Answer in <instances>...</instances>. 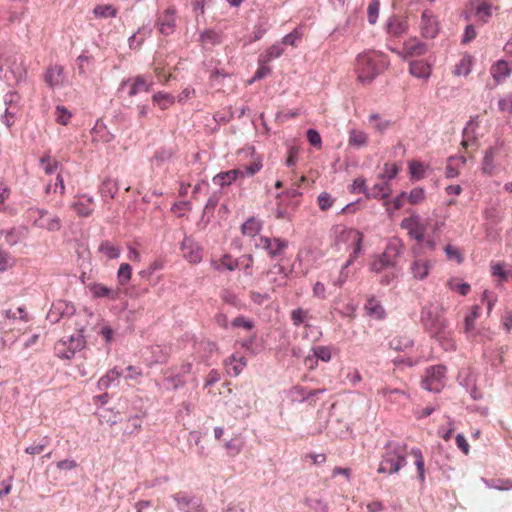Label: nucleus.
<instances>
[{
    "instance_id": "f257e3e1",
    "label": "nucleus",
    "mask_w": 512,
    "mask_h": 512,
    "mask_svg": "<svg viewBox=\"0 0 512 512\" xmlns=\"http://www.w3.org/2000/svg\"><path fill=\"white\" fill-rule=\"evenodd\" d=\"M409 454L414 458V464L417 468L418 479L423 484L425 482L424 457L419 448H412ZM408 455L407 446L403 443L390 441L384 447L382 460L379 464L378 473L395 474L406 465V456Z\"/></svg>"
},
{
    "instance_id": "f03ea898",
    "label": "nucleus",
    "mask_w": 512,
    "mask_h": 512,
    "mask_svg": "<svg viewBox=\"0 0 512 512\" xmlns=\"http://www.w3.org/2000/svg\"><path fill=\"white\" fill-rule=\"evenodd\" d=\"M387 57L376 51L361 53L355 61V72L361 83H370L388 66Z\"/></svg>"
},
{
    "instance_id": "7ed1b4c3",
    "label": "nucleus",
    "mask_w": 512,
    "mask_h": 512,
    "mask_svg": "<svg viewBox=\"0 0 512 512\" xmlns=\"http://www.w3.org/2000/svg\"><path fill=\"white\" fill-rule=\"evenodd\" d=\"M341 238L351 245L352 253L342 267L338 278L333 281V284L338 287H341L348 279V272L346 269L359 257L362 250L364 236L360 231L350 228L342 231Z\"/></svg>"
},
{
    "instance_id": "20e7f679",
    "label": "nucleus",
    "mask_w": 512,
    "mask_h": 512,
    "mask_svg": "<svg viewBox=\"0 0 512 512\" xmlns=\"http://www.w3.org/2000/svg\"><path fill=\"white\" fill-rule=\"evenodd\" d=\"M402 251L403 246L400 242H390L381 254L372 256L369 265L370 270L378 274L388 268H394Z\"/></svg>"
},
{
    "instance_id": "39448f33",
    "label": "nucleus",
    "mask_w": 512,
    "mask_h": 512,
    "mask_svg": "<svg viewBox=\"0 0 512 512\" xmlns=\"http://www.w3.org/2000/svg\"><path fill=\"white\" fill-rule=\"evenodd\" d=\"M25 219L32 226L44 229L50 232L59 231L61 229V220L56 215L49 213L45 209L29 208L25 212Z\"/></svg>"
},
{
    "instance_id": "423d86ee",
    "label": "nucleus",
    "mask_w": 512,
    "mask_h": 512,
    "mask_svg": "<svg viewBox=\"0 0 512 512\" xmlns=\"http://www.w3.org/2000/svg\"><path fill=\"white\" fill-rule=\"evenodd\" d=\"M85 345L84 337L80 334L63 338L54 346L55 354L62 359H71L76 351L81 350Z\"/></svg>"
},
{
    "instance_id": "0eeeda50",
    "label": "nucleus",
    "mask_w": 512,
    "mask_h": 512,
    "mask_svg": "<svg viewBox=\"0 0 512 512\" xmlns=\"http://www.w3.org/2000/svg\"><path fill=\"white\" fill-rule=\"evenodd\" d=\"M421 321L431 334H439L447 326V321L434 312L432 306H426L421 312Z\"/></svg>"
},
{
    "instance_id": "6e6552de",
    "label": "nucleus",
    "mask_w": 512,
    "mask_h": 512,
    "mask_svg": "<svg viewBox=\"0 0 512 512\" xmlns=\"http://www.w3.org/2000/svg\"><path fill=\"white\" fill-rule=\"evenodd\" d=\"M445 372L446 368L442 365L427 369L423 387L429 391L439 392L444 387Z\"/></svg>"
},
{
    "instance_id": "1a4fd4ad",
    "label": "nucleus",
    "mask_w": 512,
    "mask_h": 512,
    "mask_svg": "<svg viewBox=\"0 0 512 512\" xmlns=\"http://www.w3.org/2000/svg\"><path fill=\"white\" fill-rule=\"evenodd\" d=\"M401 227L407 230L410 237L421 241L424 238L427 225L422 221L419 215L413 213L410 217L404 218Z\"/></svg>"
},
{
    "instance_id": "9d476101",
    "label": "nucleus",
    "mask_w": 512,
    "mask_h": 512,
    "mask_svg": "<svg viewBox=\"0 0 512 512\" xmlns=\"http://www.w3.org/2000/svg\"><path fill=\"white\" fill-rule=\"evenodd\" d=\"M258 241L255 247L265 250L271 258L280 256L288 246V242L280 238L260 236Z\"/></svg>"
},
{
    "instance_id": "9b49d317",
    "label": "nucleus",
    "mask_w": 512,
    "mask_h": 512,
    "mask_svg": "<svg viewBox=\"0 0 512 512\" xmlns=\"http://www.w3.org/2000/svg\"><path fill=\"white\" fill-rule=\"evenodd\" d=\"M153 81L144 75H137L122 82L121 87H129L128 96L134 97L141 92L150 91Z\"/></svg>"
},
{
    "instance_id": "f8f14e48",
    "label": "nucleus",
    "mask_w": 512,
    "mask_h": 512,
    "mask_svg": "<svg viewBox=\"0 0 512 512\" xmlns=\"http://www.w3.org/2000/svg\"><path fill=\"white\" fill-rule=\"evenodd\" d=\"M420 31L423 37L433 39L439 32L436 16L430 10H424L421 15Z\"/></svg>"
},
{
    "instance_id": "ddd939ff",
    "label": "nucleus",
    "mask_w": 512,
    "mask_h": 512,
    "mask_svg": "<svg viewBox=\"0 0 512 512\" xmlns=\"http://www.w3.org/2000/svg\"><path fill=\"white\" fill-rule=\"evenodd\" d=\"M157 27L159 32L166 36L175 31L176 9L174 7H168L159 15L157 19Z\"/></svg>"
},
{
    "instance_id": "4468645a",
    "label": "nucleus",
    "mask_w": 512,
    "mask_h": 512,
    "mask_svg": "<svg viewBox=\"0 0 512 512\" xmlns=\"http://www.w3.org/2000/svg\"><path fill=\"white\" fill-rule=\"evenodd\" d=\"M427 49V45L424 42H421L419 39L414 37L409 38L403 43L402 51H398L395 49H393L392 51L403 58H407L421 56L426 53Z\"/></svg>"
},
{
    "instance_id": "2eb2a0df",
    "label": "nucleus",
    "mask_w": 512,
    "mask_h": 512,
    "mask_svg": "<svg viewBox=\"0 0 512 512\" xmlns=\"http://www.w3.org/2000/svg\"><path fill=\"white\" fill-rule=\"evenodd\" d=\"M181 250L184 258L192 264L201 262L203 254L202 248L192 239L185 237L181 243Z\"/></svg>"
},
{
    "instance_id": "dca6fc26",
    "label": "nucleus",
    "mask_w": 512,
    "mask_h": 512,
    "mask_svg": "<svg viewBox=\"0 0 512 512\" xmlns=\"http://www.w3.org/2000/svg\"><path fill=\"white\" fill-rule=\"evenodd\" d=\"M385 31L391 37H401L408 31V22L404 17L392 15L386 21Z\"/></svg>"
},
{
    "instance_id": "f3484780",
    "label": "nucleus",
    "mask_w": 512,
    "mask_h": 512,
    "mask_svg": "<svg viewBox=\"0 0 512 512\" xmlns=\"http://www.w3.org/2000/svg\"><path fill=\"white\" fill-rule=\"evenodd\" d=\"M490 74L496 84L506 81L512 74V63L498 60L490 67Z\"/></svg>"
},
{
    "instance_id": "a211bd4d",
    "label": "nucleus",
    "mask_w": 512,
    "mask_h": 512,
    "mask_svg": "<svg viewBox=\"0 0 512 512\" xmlns=\"http://www.w3.org/2000/svg\"><path fill=\"white\" fill-rule=\"evenodd\" d=\"M301 196V193L296 189L288 190L284 193L277 195V203H276V209H275V217L277 219H285L289 216L288 209L284 206V200L286 198L288 199H295Z\"/></svg>"
},
{
    "instance_id": "6ab92c4d",
    "label": "nucleus",
    "mask_w": 512,
    "mask_h": 512,
    "mask_svg": "<svg viewBox=\"0 0 512 512\" xmlns=\"http://www.w3.org/2000/svg\"><path fill=\"white\" fill-rule=\"evenodd\" d=\"M239 178H244V170L241 168L220 172L213 178V182L221 187H224L231 185Z\"/></svg>"
},
{
    "instance_id": "aec40b11",
    "label": "nucleus",
    "mask_w": 512,
    "mask_h": 512,
    "mask_svg": "<svg viewBox=\"0 0 512 512\" xmlns=\"http://www.w3.org/2000/svg\"><path fill=\"white\" fill-rule=\"evenodd\" d=\"M364 309L367 315L375 320H382L386 317L383 305L374 296L367 299Z\"/></svg>"
},
{
    "instance_id": "412c9836",
    "label": "nucleus",
    "mask_w": 512,
    "mask_h": 512,
    "mask_svg": "<svg viewBox=\"0 0 512 512\" xmlns=\"http://www.w3.org/2000/svg\"><path fill=\"white\" fill-rule=\"evenodd\" d=\"M480 313V306L474 305L471 309V312L465 317L464 332L471 340L477 339V334L475 333V321L480 316Z\"/></svg>"
},
{
    "instance_id": "4be33fe9",
    "label": "nucleus",
    "mask_w": 512,
    "mask_h": 512,
    "mask_svg": "<svg viewBox=\"0 0 512 512\" xmlns=\"http://www.w3.org/2000/svg\"><path fill=\"white\" fill-rule=\"evenodd\" d=\"M432 267V262L428 259H415L410 266L411 273L415 279L424 280Z\"/></svg>"
},
{
    "instance_id": "5701e85b",
    "label": "nucleus",
    "mask_w": 512,
    "mask_h": 512,
    "mask_svg": "<svg viewBox=\"0 0 512 512\" xmlns=\"http://www.w3.org/2000/svg\"><path fill=\"white\" fill-rule=\"evenodd\" d=\"M227 372L232 376H238L246 367L244 356L233 354L225 361Z\"/></svg>"
},
{
    "instance_id": "b1692460",
    "label": "nucleus",
    "mask_w": 512,
    "mask_h": 512,
    "mask_svg": "<svg viewBox=\"0 0 512 512\" xmlns=\"http://www.w3.org/2000/svg\"><path fill=\"white\" fill-rule=\"evenodd\" d=\"M73 208L80 217H88L94 209V200L92 197L81 196L78 201L73 204Z\"/></svg>"
},
{
    "instance_id": "393cba45",
    "label": "nucleus",
    "mask_w": 512,
    "mask_h": 512,
    "mask_svg": "<svg viewBox=\"0 0 512 512\" xmlns=\"http://www.w3.org/2000/svg\"><path fill=\"white\" fill-rule=\"evenodd\" d=\"M498 152V149L495 147H491L486 151L481 167L483 174L492 176L495 173L496 166L494 164V160Z\"/></svg>"
},
{
    "instance_id": "a878e982",
    "label": "nucleus",
    "mask_w": 512,
    "mask_h": 512,
    "mask_svg": "<svg viewBox=\"0 0 512 512\" xmlns=\"http://www.w3.org/2000/svg\"><path fill=\"white\" fill-rule=\"evenodd\" d=\"M45 82L51 88L62 86L64 83L63 68L58 65L50 68L45 74Z\"/></svg>"
},
{
    "instance_id": "bb28decb",
    "label": "nucleus",
    "mask_w": 512,
    "mask_h": 512,
    "mask_svg": "<svg viewBox=\"0 0 512 512\" xmlns=\"http://www.w3.org/2000/svg\"><path fill=\"white\" fill-rule=\"evenodd\" d=\"M90 291L92 295L96 298H109L111 300H116L119 297V293L117 290H113L108 288L102 283H94L90 286Z\"/></svg>"
},
{
    "instance_id": "cd10ccee",
    "label": "nucleus",
    "mask_w": 512,
    "mask_h": 512,
    "mask_svg": "<svg viewBox=\"0 0 512 512\" xmlns=\"http://www.w3.org/2000/svg\"><path fill=\"white\" fill-rule=\"evenodd\" d=\"M263 223L255 217L248 218L241 226V232L244 236L255 237L262 230Z\"/></svg>"
},
{
    "instance_id": "c85d7f7f",
    "label": "nucleus",
    "mask_w": 512,
    "mask_h": 512,
    "mask_svg": "<svg viewBox=\"0 0 512 512\" xmlns=\"http://www.w3.org/2000/svg\"><path fill=\"white\" fill-rule=\"evenodd\" d=\"M409 72L417 78H429L431 74L430 65L423 60L413 61L410 63Z\"/></svg>"
},
{
    "instance_id": "c756f323",
    "label": "nucleus",
    "mask_w": 512,
    "mask_h": 512,
    "mask_svg": "<svg viewBox=\"0 0 512 512\" xmlns=\"http://www.w3.org/2000/svg\"><path fill=\"white\" fill-rule=\"evenodd\" d=\"M348 144L354 148H362L368 144V135L366 132L358 129H352L349 132Z\"/></svg>"
},
{
    "instance_id": "7c9ffc66",
    "label": "nucleus",
    "mask_w": 512,
    "mask_h": 512,
    "mask_svg": "<svg viewBox=\"0 0 512 512\" xmlns=\"http://www.w3.org/2000/svg\"><path fill=\"white\" fill-rule=\"evenodd\" d=\"M98 252L108 260L117 259L121 254L120 248L107 240L100 243Z\"/></svg>"
},
{
    "instance_id": "2f4dec72",
    "label": "nucleus",
    "mask_w": 512,
    "mask_h": 512,
    "mask_svg": "<svg viewBox=\"0 0 512 512\" xmlns=\"http://www.w3.org/2000/svg\"><path fill=\"white\" fill-rule=\"evenodd\" d=\"M11 190L7 186L0 184V212L14 216L17 214V210L10 206H5L4 202L10 196Z\"/></svg>"
},
{
    "instance_id": "473e14b6",
    "label": "nucleus",
    "mask_w": 512,
    "mask_h": 512,
    "mask_svg": "<svg viewBox=\"0 0 512 512\" xmlns=\"http://www.w3.org/2000/svg\"><path fill=\"white\" fill-rule=\"evenodd\" d=\"M473 65V57L469 54H465L459 63L456 65L454 73L458 76L468 75Z\"/></svg>"
},
{
    "instance_id": "72a5a7b5",
    "label": "nucleus",
    "mask_w": 512,
    "mask_h": 512,
    "mask_svg": "<svg viewBox=\"0 0 512 512\" xmlns=\"http://www.w3.org/2000/svg\"><path fill=\"white\" fill-rule=\"evenodd\" d=\"M391 194V189L387 181L375 184L368 192V196L373 198H387Z\"/></svg>"
},
{
    "instance_id": "f704fd0d",
    "label": "nucleus",
    "mask_w": 512,
    "mask_h": 512,
    "mask_svg": "<svg viewBox=\"0 0 512 512\" xmlns=\"http://www.w3.org/2000/svg\"><path fill=\"white\" fill-rule=\"evenodd\" d=\"M284 50L279 44H274L269 47L265 53L261 54L258 58V62L268 63L271 60L280 57Z\"/></svg>"
},
{
    "instance_id": "c9c22d12",
    "label": "nucleus",
    "mask_w": 512,
    "mask_h": 512,
    "mask_svg": "<svg viewBox=\"0 0 512 512\" xmlns=\"http://www.w3.org/2000/svg\"><path fill=\"white\" fill-rule=\"evenodd\" d=\"M447 286L452 291L458 292L460 295L465 296L470 292V285L468 283L462 282L458 278H452L447 282Z\"/></svg>"
},
{
    "instance_id": "e433bc0d",
    "label": "nucleus",
    "mask_w": 512,
    "mask_h": 512,
    "mask_svg": "<svg viewBox=\"0 0 512 512\" xmlns=\"http://www.w3.org/2000/svg\"><path fill=\"white\" fill-rule=\"evenodd\" d=\"M121 375V371H119L117 368H113L99 379L98 385L100 388H108L111 385V383L114 380L119 379Z\"/></svg>"
},
{
    "instance_id": "4c0bfd02",
    "label": "nucleus",
    "mask_w": 512,
    "mask_h": 512,
    "mask_svg": "<svg viewBox=\"0 0 512 512\" xmlns=\"http://www.w3.org/2000/svg\"><path fill=\"white\" fill-rule=\"evenodd\" d=\"M40 165L45 174L50 175L58 169L59 162L52 159L49 154H46L40 158Z\"/></svg>"
},
{
    "instance_id": "58836bf2",
    "label": "nucleus",
    "mask_w": 512,
    "mask_h": 512,
    "mask_svg": "<svg viewBox=\"0 0 512 512\" xmlns=\"http://www.w3.org/2000/svg\"><path fill=\"white\" fill-rule=\"evenodd\" d=\"M132 276V268L128 263H122L117 272L118 283L122 286L126 285Z\"/></svg>"
},
{
    "instance_id": "ea45409f",
    "label": "nucleus",
    "mask_w": 512,
    "mask_h": 512,
    "mask_svg": "<svg viewBox=\"0 0 512 512\" xmlns=\"http://www.w3.org/2000/svg\"><path fill=\"white\" fill-rule=\"evenodd\" d=\"M153 101L157 103L162 110H165L174 103V97L168 93L158 92L153 95Z\"/></svg>"
},
{
    "instance_id": "a19ab883",
    "label": "nucleus",
    "mask_w": 512,
    "mask_h": 512,
    "mask_svg": "<svg viewBox=\"0 0 512 512\" xmlns=\"http://www.w3.org/2000/svg\"><path fill=\"white\" fill-rule=\"evenodd\" d=\"M369 121L373 124V128L379 133H384L391 125V122L386 119H382L378 114H371L369 116Z\"/></svg>"
},
{
    "instance_id": "79ce46f5",
    "label": "nucleus",
    "mask_w": 512,
    "mask_h": 512,
    "mask_svg": "<svg viewBox=\"0 0 512 512\" xmlns=\"http://www.w3.org/2000/svg\"><path fill=\"white\" fill-rule=\"evenodd\" d=\"M262 168V160L259 156L253 158L252 162L248 165L241 167L244 170V177H251L258 173Z\"/></svg>"
},
{
    "instance_id": "37998d69",
    "label": "nucleus",
    "mask_w": 512,
    "mask_h": 512,
    "mask_svg": "<svg viewBox=\"0 0 512 512\" xmlns=\"http://www.w3.org/2000/svg\"><path fill=\"white\" fill-rule=\"evenodd\" d=\"M50 443L48 436H44L39 442H35L25 449V452L30 455H37L44 451L46 446Z\"/></svg>"
},
{
    "instance_id": "c03bdc74",
    "label": "nucleus",
    "mask_w": 512,
    "mask_h": 512,
    "mask_svg": "<svg viewBox=\"0 0 512 512\" xmlns=\"http://www.w3.org/2000/svg\"><path fill=\"white\" fill-rule=\"evenodd\" d=\"M380 11V2L379 0H372L367 8V18L368 22L374 25L377 22Z\"/></svg>"
},
{
    "instance_id": "a18cd8bd",
    "label": "nucleus",
    "mask_w": 512,
    "mask_h": 512,
    "mask_svg": "<svg viewBox=\"0 0 512 512\" xmlns=\"http://www.w3.org/2000/svg\"><path fill=\"white\" fill-rule=\"evenodd\" d=\"M491 274L493 277H497V285H501L508 279V273L504 270L503 263H495L491 266Z\"/></svg>"
},
{
    "instance_id": "49530a36",
    "label": "nucleus",
    "mask_w": 512,
    "mask_h": 512,
    "mask_svg": "<svg viewBox=\"0 0 512 512\" xmlns=\"http://www.w3.org/2000/svg\"><path fill=\"white\" fill-rule=\"evenodd\" d=\"M200 41L204 45H215L220 42V36L213 30H205L200 34Z\"/></svg>"
},
{
    "instance_id": "de8ad7c7",
    "label": "nucleus",
    "mask_w": 512,
    "mask_h": 512,
    "mask_svg": "<svg viewBox=\"0 0 512 512\" xmlns=\"http://www.w3.org/2000/svg\"><path fill=\"white\" fill-rule=\"evenodd\" d=\"M400 171V166L397 163H385L381 178L387 182L393 179Z\"/></svg>"
},
{
    "instance_id": "09e8293b",
    "label": "nucleus",
    "mask_w": 512,
    "mask_h": 512,
    "mask_svg": "<svg viewBox=\"0 0 512 512\" xmlns=\"http://www.w3.org/2000/svg\"><path fill=\"white\" fill-rule=\"evenodd\" d=\"M55 117L57 123L61 125H67L72 117V114L64 106L58 105L55 109Z\"/></svg>"
},
{
    "instance_id": "8fccbe9b",
    "label": "nucleus",
    "mask_w": 512,
    "mask_h": 512,
    "mask_svg": "<svg viewBox=\"0 0 512 512\" xmlns=\"http://www.w3.org/2000/svg\"><path fill=\"white\" fill-rule=\"evenodd\" d=\"M335 202V199L328 193L322 192L317 198V203L321 211H327Z\"/></svg>"
},
{
    "instance_id": "3c124183",
    "label": "nucleus",
    "mask_w": 512,
    "mask_h": 512,
    "mask_svg": "<svg viewBox=\"0 0 512 512\" xmlns=\"http://www.w3.org/2000/svg\"><path fill=\"white\" fill-rule=\"evenodd\" d=\"M238 261L233 259L232 256L225 254L221 257L219 264L215 265L216 269L225 268L229 271H233L237 268Z\"/></svg>"
},
{
    "instance_id": "603ef678",
    "label": "nucleus",
    "mask_w": 512,
    "mask_h": 512,
    "mask_svg": "<svg viewBox=\"0 0 512 512\" xmlns=\"http://www.w3.org/2000/svg\"><path fill=\"white\" fill-rule=\"evenodd\" d=\"M94 14L98 17H115L117 10L112 5H100L95 7Z\"/></svg>"
},
{
    "instance_id": "864d4df0",
    "label": "nucleus",
    "mask_w": 512,
    "mask_h": 512,
    "mask_svg": "<svg viewBox=\"0 0 512 512\" xmlns=\"http://www.w3.org/2000/svg\"><path fill=\"white\" fill-rule=\"evenodd\" d=\"M491 5L487 2H483L476 8V16L482 21L486 22L492 15Z\"/></svg>"
},
{
    "instance_id": "5fc2aeb1",
    "label": "nucleus",
    "mask_w": 512,
    "mask_h": 512,
    "mask_svg": "<svg viewBox=\"0 0 512 512\" xmlns=\"http://www.w3.org/2000/svg\"><path fill=\"white\" fill-rule=\"evenodd\" d=\"M425 198V192L422 188H414L407 196L408 202L412 205L421 203Z\"/></svg>"
},
{
    "instance_id": "6e6d98bb",
    "label": "nucleus",
    "mask_w": 512,
    "mask_h": 512,
    "mask_svg": "<svg viewBox=\"0 0 512 512\" xmlns=\"http://www.w3.org/2000/svg\"><path fill=\"white\" fill-rule=\"evenodd\" d=\"M314 356L324 362L331 360V350L327 346H317L313 349Z\"/></svg>"
},
{
    "instance_id": "4d7b16f0",
    "label": "nucleus",
    "mask_w": 512,
    "mask_h": 512,
    "mask_svg": "<svg viewBox=\"0 0 512 512\" xmlns=\"http://www.w3.org/2000/svg\"><path fill=\"white\" fill-rule=\"evenodd\" d=\"M410 174L413 178L420 179L424 176L425 167L422 163L418 161H412L409 164Z\"/></svg>"
},
{
    "instance_id": "13d9d810",
    "label": "nucleus",
    "mask_w": 512,
    "mask_h": 512,
    "mask_svg": "<svg viewBox=\"0 0 512 512\" xmlns=\"http://www.w3.org/2000/svg\"><path fill=\"white\" fill-rule=\"evenodd\" d=\"M444 251L449 260H454L457 263H461L463 261V256L457 247L452 246V245H447L444 248Z\"/></svg>"
},
{
    "instance_id": "bf43d9fd",
    "label": "nucleus",
    "mask_w": 512,
    "mask_h": 512,
    "mask_svg": "<svg viewBox=\"0 0 512 512\" xmlns=\"http://www.w3.org/2000/svg\"><path fill=\"white\" fill-rule=\"evenodd\" d=\"M118 191V186L115 181H105L102 188V195L104 197L113 198Z\"/></svg>"
},
{
    "instance_id": "052dcab7",
    "label": "nucleus",
    "mask_w": 512,
    "mask_h": 512,
    "mask_svg": "<svg viewBox=\"0 0 512 512\" xmlns=\"http://www.w3.org/2000/svg\"><path fill=\"white\" fill-rule=\"evenodd\" d=\"M378 394L382 395L386 400L392 402L393 401V394H401L403 396H407V393L400 389H390L388 387H382L378 389Z\"/></svg>"
},
{
    "instance_id": "680f3d73",
    "label": "nucleus",
    "mask_w": 512,
    "mask_h": 512,
    "mask_svg": "<svg viewBox=\"0 0 512 512\" xmlns=\"http://www.w3.org/2000/svg\"><path fill=\"white\" fill-rule=\"evenodd\" d=\"M308 312L298 308L291 312V320L295 326L302 324L307 318Z\"/></svg>"
},
{
    "instance_id": "e2e57ef3",
    "label": "nucleus",
    "mask_w": 512,
    "mask_h": 512,
    "mask_svg": "<svg viewBox=\"0 0 512 512\" xmlns=\"http://www.w3.org/2000/svg\"><path fill=\"white\" fill-rule=\"evenodd\" d=\"M301 36L302 34L299 32V30L294 29L291 33L283 37L282 43L295 47L297 46V42L301 39Z\"/></svg>"
},
{
    "instance_id": "0e129e2a",
    "label": "nucleus",
    "mask_w": 512,
    "mask_h": 512,
    "mask_svg": "<svg viewBox=\"0 0 512 512\" xmlns=\"http://www.w3.org/2000/svg\"><path fill=\"white\" fill-rule=\"evenodd\" d=\"M258 63H259V67L256 70L253 78L249 81L250 84L253 83L256 80H260V79L266 77L271 72L270 67H268L266 65L267 63H261V62H258Z\"/></svg>"
},
{
    "instance_id": "69168bd1",
    "label": "nucleus",
    "mask_w": 512,
    "mask_h": 512,
    "mask_svg": "<svg viewBox=\"0 0 512 512\" xmlns=\"http://www.w3.org/2000/svg\"><path fill=\"white\" fill-rule=\"evenodd\" d=\"M498 107L501 112L512 114V94L499 99Z\"/></svg>"
},
{
    "instance_id": "338daca9",
    "label": "nucleus",
    "mask_w": 512,
    "mask_h": 512,
    "mask_svg": "<svg viewBox=\"0 0 512 512\" xmlns=\"http://www.w3.org/2000/svg\"><path fill=\"white\" fill-rule=\"evenodd\" d=\"M13 265V258L8 252L0 250V271H6Z\"/></svg>"
},
{
    "instance_id": "774afa93",
    "label": "nucleus",
    "mask_w": 512,
    "mask_h": 512,
    "mask_svg": "<svg viewBox=\"0 0 512 512\" xmlns=\"http://www.w3.org/2000/svg\"><path fill=\"white\" fill-rule=\"evenodd\" d=\"M127 375L125 376V379L127 380H133V381H138L140 379V377L142 376V371L141 369L135 367V366H128L127 367Z\"/></svg>"
}]
</instances>
